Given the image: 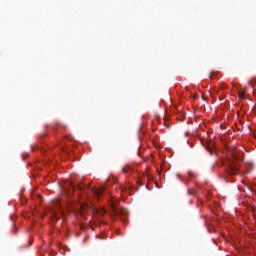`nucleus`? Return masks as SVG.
Wrapping results in <instances>:
<instances>
[{
  "mask_svg": "<svg viewBox=\"0 0 256 256\" xmlns=\"http://www.w3.org/2000/svg\"><path fill=\"white\" fill-rule=\"evenodd\" d=\"M116 200L115 198H111V202H110V207L112 209V215L113 217H119V219H121V221L126 222L128 217H129V210L128 209H119L117 208V206L115 205Z\"/></svg>",
  "mask_w": 256,
  "mask_h": 256,
  "instance_id": "obj_1",
  "label": "nucleus"
},
{
  "mask_svg": "<svg viewBox=\"0 0 256 256\" xmlns=\"http://www.w3.org/2000/svg\"><path fill=\"white\" fill-rule=\"evenodd\" d=\"M239 161V157L235 155V153L232 154V159L228 162V169L227 173L228 175H238L239 174V164L237 163Z\"/></svg>",
  "mask_w": 256,
  "mask_h": 256,
  "instance_id": "obj_2",
  "label": "nucleus"
},
{
  "mask_svg": "<svg viewBox=\"0 0 256 256\" xmlns=\"http://www.w3.org/2000/svg\"><path fill=\"white\" fill-rule=\"evenodd\" d=\"M53 215H63V209L61 208V198H58L52 202V208H50Z\"/></svg>",
  "mask_w": 256,
  "mask_h": 256,
  "instance_id": "obj_3",
  "label": "nucleus"
},
{
  "mask_svg": "<svg viewBox=\"0 0 256 256\" xmlns=\"http://www.w3.org/2000/svg\"><path fill=\"white\" fill-rule=\"evenodd\" d=\"M78 213H79V215H81V217H83L85 215V213L87 215H93V208H91V206H89L87 204H80Z\"/></svg>",
  "mask_w": 256,
  "mask_h": 256,
  "instance_id": "obj_4",
  "label": "nucleus"
},
{
  "mask_svg": "<svg viewBox=\"0 0 256 256\" xmlns=\"http://www.w3.org/2000/svg\"><path fill=\"white\" fill-rule=\"evenodd\" d=\"M101 193H103V190H99V189H95V188H92L90 190V194L93 195L95 197V199H99V197H101Z\"/></svg>",
  "mask_w": 256,
  "mask_h": 256,
  "instance_id": "obj_5",
  "label": "nucleus"
},
{
  "mask_svg": "<svg viewBox=\"0 0 256 256\" xmlns=\"http://www.w3.org/2000/svg\"><path fill=\"white\" fill-rule=\"evenodd\" d=\"M66 183L70 185V189L68 190V197H71V195H73V192L75 191V186L73 185V181L71 180H66Z\"/></svg>",
  "mask_w": 256,
  "mask_h": 256,
  "instance_id": "obj_6",
  "label": "nucleus"
},
{
  "mask_svg": "<svg viewBox=\"0 0 256 256\" xmlns=\"http://www.w3.org/2000/svg\"><path fill=\"white\" fill-rule=\"evenodd\" d=\"M123 173H129V171H131V167L129 166H125L123 169H122Z\"/></svg>",
  "mask_w": 256,
  "mask_h": 256,
  "instance_id": "obj_7",
  "label": "nucleus"
},
{
  "mask_svg": "<svg viewBox=\"0 0 256 256\" xmlns=\"http://www.w3.org/2000/svg\"><path fill=\"white\" fill-rule=\"evenodd\" d=\"M188 175H189V177H195V173H193L191 171L188 172Z\"/></svg>",
  "mask_w": 256,
  "mask_h": 256,
  "instance_id": "obj_8",
  "label": "nucleus"
},
{
  "mask_svg": "<svg viewBox=\"0 0 256 256\" xmlns=\"http://www.w3.org/2000/svg\"><path fill=\"white\" fill-rule=\"evenodd\" d=\"M215 75V72H211L210 75H209V78L210 79H213V76Z\"/></svg>",
  "mask_w": 256,
  "mask_h": 256,
  "instance_id": "obj_9",
  "label": "nucleus"
},
{
  "mask_svg": "<svg viewBox=\"0 0 256 256\" xmlns=\"http://www.w3.org/2000/svg\"><path fill=\"white\" fill-rule=\"evenodd\" d=\"M239 97H240L241 99H243V93H242V92L239 93Z\"/></svg>",
  "mask_w": 256,
  "mask_h": 256,
  "instance_id": "obj_10",
  "label": "nucleus"
},
{
  "mask_svg": "<svg viewBox=\"0 0 256 256\" xmlns=\"http://www.w3.org/2000/svg\"><path fill=\"white\" fill-rule=\"evenodd\" d=\"M177 177H178V179H180V177H181V174H177Z\"/></svg>",
  "mask_w": 256,
  "mask_h": 256,
  "instance_id": "obj_11",
  "label": "nucleus"
},
{
  "mask_svg": "<svg viewBox=\"0 0 256 256\" xmlns=\"http://www.w3.org/2000/svg\"><path fill=\"white\" fill-rule=\"evenodd\" d=\"M68 205H69V203H68V202H66V209H67Z\"/></svg>",
  "mask_w": 256,
  "mask_h": 256,
  "instance_id": "obj_12",
  "label": "nucleus"
},
{
  "mask_svg": "<svg viewBox=\"0 0 256 256\" xmlns=\"http://www.w3.org/2000/svg\"><path fill=\"white\" fill-rule=\"evenodd\" d=\"M250 84H251V87H253V84H252V82H250Z\"/></svg>",
  "mask_w": 256,
  "mask_h": 256,
  "instance_id": "obj_13",
  "label": "nucleus"
}]
</instances>
